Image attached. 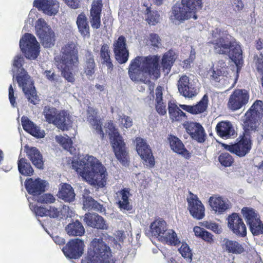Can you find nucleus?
I'll use <instances>...</instances> for the list:
<instances>
[{
  "instance_id": "nucleus-1",
  "label": "nucleus",
  "mask_w": 263,
  "mask_h": 263,
  "mask_svg": "<svg viewBox=\"0 0 263 263\" xmlns=\"http://www.w3.org/2000/svg\"><path fill=\"white\" fill-rule=\"evenodd\" d=\"M159 58L157 56H137L130 61L128 74L135 82L149 84L150 79L160 77Z\"/></svg>"
},
{
  "instance_id": "nucleus-2",
  "label": "nucleus",
  "mask_w": 263,
  "mask_h": 263,
  "mask_svg": "<svg viewBox=\"0 0 263 263\" xmlns=\"http://www.w3.org/2000/svg\"><path fill=\"white\" fill-rule=\"evenodd\" d=\"M72 167L90 184L105 186L108 177L106 170L94 157L86 155L79 160L72 161Z\"/></svg>"
},
{
  "instance_id": "nucleus-3",
  "label": "nucleus",
  "mask_w": 263,
  "mask_h": 263,
  "mask_svg": "<svg viewBox=\"0 0 263 263\" xmlns=\"http://www.w3.org/2000/svg\"><path fill=\"white\" fill-rule=\"evenodd\" d=\"M231 37L226 31L216 28L212 31L209 43L213 45L216 53L228 55L238 68L243 63L242 51L239 44Z\"/></svg>"
},
{
  "instance_id": "nucleus-4",
  "label": "nucleus",
  "mask_w": 263,
  "mask_h": 263,
  "mask_svg": "<svg viewBox=\"0 0 263 263\" xmlns=\"http://www.w3.org/2000/svg\"><path fill=\"white\" fill-rule=\"evenodd\" d=\"M61 54L54 58L56 65L62 74L69 82L75 81L74 69L79 65L78 50L76 42H68L61 49Z\"/></svg>"
},
{
  "instance_id": "nucleus-5",
  "label": "nucleus",
  "mask_w": 263,
  "mask_h": 263,
  "mask_svg": "<svg viewBox=\"0 0 263 263\" xmlns=\"http://www.w3.org/2000/svg\"><path fill=\"white\" fill-rule=\"evenodd\" d=\"M24 60L23 57L21 55H17L14 57L12 68L13 80L16 79L18 86L22 88L28 101L35 105L39 103V99L31 79L22 67Z\"/></svg>"
},
{
  "instance_id": "nucleus-6",
  "label": "nucleus",
  "mask_w": 263,
  "mask_h": 263,
  "mask_svg": "<svg viewBox=\"0 0 263 263\" xmlns=\"http://www.w3.org/2000/svg\"><path fill=\"white\" fill-rule=\"evenodd\" d=\"M109 247L101 238H95L90 242L87 256L82 263H114Z\"/></svg>"
},
{
  "instance_id": "nucleus-7",
  "label": "nucleus",
  "mask_w": 263,
  "mask_h": 263,
  "mask_svg": "<svg viewBox=\"0 0 263 263\" xmlns=\"http://www.w3.org/2000/svg\"><path fill=\"white\" fill-rule=\"evenodd\" d=\"M105 133H108L112 147L117 159L123 164L128 163V155L126 150L125 144L122 136L115 128L111 121H108L104 126Z\"/></svg>"
},
{
  "instance_id": "nucleus-8",
  "label": "nucleus",
  "mask_w": 263,
  "mask_h": 263,
  "mask_svg": "<svg viewBox=\"0 0 263 263\" xmlns=\"http://www.w3.org/2000/svg\"><path fill=\"white\" fill-rule=\"evenodd\" d=\"M147 234L170 245L175 246L180 242L176 233L172 229H167L166 222L161 219H156L151 223Z\"/></svg>"
},
{
  "instance_id": "nucleus-9",
  "label": "nucleus",
  "mask_w": 263,
  "mask_h": 263,
  "mask_svg": "<svg viewBox=\"0 0 263 263\" xmlns=\"http://www.w3.org/2000/svg\"><path fill=\"white\" fill-rule=\"evenodd\" d=\"M246 132L258 131L261 120L263 121V102L256 100L242 119Z\"/></svg>"
},
{
  "instance_id": "nucleus-10",
  "label": "nucleus",
  "mask_w": 263,
  "mask_h": 263,
  "mask_svg": "<svg viewBox=\"0 0 263 263\" xmlns=\"http://www.w3.org/2000/svg\"><path fill=\"white\" fill-rule=\"evenodd\" d=\"M21 50L29 59H36L40 52V44L33 35L26 33L20 41Z\"/></svg>"
},
{
  "instance_id": "nucleus-11",
  "label": "nucleus",
  "mask_w": 263,
  "mask_h": 263,
  "mask_svg": "<svg viewBox=\"0 0 263 263\" xmlns=\"http://www.w3.org/2000/svg\"><path fill=\"white\" fill-rule=\"evenodd\" d=\"M35 27L36 34L40 39L44 47L50 48L54 45V33L44 19L42 18L38 19Z\"/></svg>"
},
{
  "instance_id": "nucleus-12",
  "label": "nucleus",
  "mask_w": 263,
  "mask_h": 263,
  "mask_svg": "<svg viewBox=\"0 0 263 263\" xmlns=\"http://www.w3.org/2000/svg\"><path fill=\"white\" fill-rule=\"evenodd\" d=\"M198 80L192 79L185 74L179 76L177 82L179 92L185 97L193 98L198 93Z\"/></svg>"
},
{
  "instance_id": "nucleus-13",
  "label": "nucleus",
  "mask_w": 263,
  "mask_h": 263,
  "mask_svg": "<svg viewBox=\"0 0 263 263\" xmlns=\"http://www.w3.org/2000/svg\"><path fill=\"white\" fill-rule=\"evenodd\" d=\"M249 98L250 96L247 90L236 89L229 97L228 106L233 111L237 110L248 103Z\"/></svg>"
},
{
  "instance_id": "nucleus-14",
  "label": "nucleus",
  "mask_w": 263,
  "mask_h": 263,
  "mask_svg": "<svg viewBox=\"0 0 263 263\" xmlns=\"http://www.w3.org/2000/svg\"><path fill=\"white\" fill-rule=\"evenodd\" d=\"M113 51L116 60L120 64L125 63L128 60L129 51L127 49L126 39L120 36L113 43Z\"/></svg>"
},
{
  "instance_id": "nucleus-15",
  "label": "nucleus",
  "mask_w": 263,
  "mask_h": 263,
  "mask_svg": "<svg viewBox=\"0 0 263 263\" xmlns=\"http://www.w3.org/2000/svg\"><path fill=\"white\" fill-rule=\"evenodd\" d=\"M136 144L137 152L143 160L144 164L147 166L153 167L155 165V161L149 146L141 138H136Z\"/></svg>"
},
{
  "instance_id": "nucleus-16",
  "label": "nucleus",
  "mask_w": 263,
  "mask_h": 263,
  "mask_svg": "<svg viewBox=\"0 0 263 263\" xmlns=\"http://www.w3.org/2000/svg\"><path fill=\"white\" fill-rule=\"evenodd\" d=\"M84 246V241L77 238L69 241L62 251L67 258L77 259L83 254Z\"/></svg>"
},
{
  "instance_id": "nucleus-17",
  "label": "nucleus",
  "mask_w": 263,
  "mask_h": 263,
  "mask_svg": "<svg viewBox=\"0 0 263 263\" xmlns=\"http://www.w3.org/2000/svg\"><path fill=\"white\" fill-rule=\"evenodd\" d=\"M187 201L190 214L195 219H202L205 216V208L197 196L190 192Z\"/></svg>"
},
{
  "instance_id": "nucleus-18",
  "label": "nucleus",
  "mask_w": 263,
  "mask_h": 263,
  "mask_svg": "<svg viewBox=\"0 0 263 263\" xmlns=\"http://www.w3.org/2000/svg\"><path fill=\"white\" fill-rule=\"evenodd\" d=\"M228 226L232 232L240 237L247 235V228L242 219L237 213H233L228 218Z\"/></svg>"
},
{
  "instance_id": "nucleus-19",
  "label": "nucleus",
  "mask_w": 263,
  "mask_h": 263,
  "mask_svg": "<svg viewBox=\"0 0 263 263\" xmlns=\"http://www.w3.org/2000/svg\"><path fill=\"white\" fill-rule=\"evenodd\" d=\"M33 6L49 16L56 15L60 8L59 3L57 0H34Z\"/></svg>"
},
{
  "instance_id": "nucleus-20",
  "label": "nucleus",
  "mask_w": 263,
  "mask_h": 263,
  "mask_svg": "<svg viewBox=\"0 0 263 263\" xmlns=\"http://www.w3.org/2000/svg\"><path fill=\"white\" fill-rule=\"evenodd\" d=\"M191 18H194L193 15L182 2L180 4H176L173 7L170 19L174 23L179 24Z\"/></svg>"
},
{
  "instance_id": "nucleus-21",
  "label": "nucleus",
  "mask_w": 263,
  "mask_h": 263,
  "mask_svg": "<svg viewBox=\"0 0 263 263\" xmlns=\"http://www.w3.org/2000/svg\"><path fill=\"white\" fill-rule=\"evenodd\" d=\"M223 147L230 152L239 157H243L248 153L251 148L250 139L243 137L239 142L232 145L223 144Z\"/></svg>"
},
{
  "instance_id": "nucleus-22",
  "label": "nucleus",
  "mask_w": 263,
  "mask_h": 263,
  "mask_svg": "<svg viewBox=\"0 0 263 263\" xmlns=\"http://www.w3.org/2000/svg\"><path fill=\"white\" fill-rule=\"evenodd\" d=\"M184 127L191 138L202 143L205 140L206 134L202 125L197 122H187L184 124Z\"/></svg>"
},
{
  "instance_id": "nucleus-23",
  "label": "nucleus",
  "mask_w": 263,
  "mask_h": 263,
  "mask_svg": "<svg viewBox=\"0 0 263 263\" xmlns=\"http://www.w3.org/2000/svg\"><path fill=\"white\" fill-rule=\"evenodd\" d=\"M48 183L46 181L40 178L33 179L29 178L26 180L25 185L29 194L33 196L40 195L45 191Z\"/></svg>"
},
{
  "instance_id": "nucleus-24",
  "label": "nucleus",
  "mask_w": 263,
  "mask_h": 263,
  "mask_svg": "<svg viewBox=\"0 0 263 263\" xmlns=\"http://www.w3.org/2000/svg\"><path fill=\"white\" fill-rule=\"evenodd\" d=\"M209 204L215 213L222 214L230 208V203L227 199L218 195H213L209 200Z\"/></svg>"
},
{
  "instance_id": "nucleus-25",
  "label": "nucleus",
  "mask_w": 263,
  "mask_h": 263,
  "mask_svg": "<svg viewBox=\"0 0 263 263\" xmlns=\"http://www.w3.org/2000/svg\"><path fill=\"white\" fill-rule=\"evenodd\" d=\"M102 4L100 0H94L90 11V22L93 28L98 29L100 27V14Z\"/></svg>"
},
{
  "instance_id": "nucleus-26",
  "label": "nucleus",
  "mask_w": 263,
  "mask_h": 263,
  "mask_svg": "<svg viewBox=\"0 0 263 263\" xmlns=\"http://www.w3.org/2000/svg\"><path fill=\"white\" fill-rule=\"evenodd\" d=\"M84 221L89 227L100 229H107V225L104 219L96 213H86Z\"/></svg>"
},
{
  "instance_id": "nucleus-27",
  "label": "nucleus",
  "mask_w": 263,
  "mask_h": 263,
  "mask_svg": "<svg viewBox=\"0 0 263 263\" xmlns=\"http://www.w3.org/2000/svg\"><path fill=\"white\" fill-rule=\"evenodd\" d=\"M87 121L96 132L103 138L104 134L102 127L101 119L97 116L96 110L91 107H89L87 109Z\"/></svg>"
},
{
  "instance_id": "nucleus-28",
  "label": "nucleus",
  "mask_w": 263,
  "mask_h": 263,
  "mask_svg": "<svg viewBox=\"0 0 263 263\" xmlns=\"http://www.w3.org/2000/svg\"><path fill=\"white\" fill-rule=\"evenodd\" d=\"M168 141L170 147L174 152L181 155L186 159L190 157V153L178 138L174 136H170L168 138Z\"/></svg>"
},
{
  "instance_id": "nucleus-29",
  "label": "nucleus",
  "mask_w": 263,
  "mask_h": 263,
  "mask_svg": "<svg viewBox=\"0 0 263 263\" xmlns=\"http://www.w3.org/2000/svg\"><path fill=\"white\" fill-rule=\"evenodd\" d=\"M21 121L23 127L25 131L35 137L41 138L44 137V131L40 130V128L30 121L28 117L23 116Z\"/></svg>"
},
{
  "instance_id": "nucleus-30",
  "label": "nucleus",
  "mask_w": 263,
  "mask_h": 263,
  "mask_svg": "<svg viewBox=\"0 0 263 263\" xmlns=\"http://www.w3.org/2000/svg\"><path fill=\"white\" fill-rule=\"evenodd\" d=\"M217 135L223 139H229L235 135V130L231 122L221 121L216 127Z\"/></svg>"
},
{
  "instance_id": "nucleus-31",
  "label": "nucleus",
  "mask_w": 263,
  "mask_h": 263,
  "mask_svg": "<svg viewBox=\"0 0 263 263\" xmlns=\"http://www.w3.org/2000/svg\"><path fill=\"white\" fill-rule=\"evenodd\" d=\"M208 97L204 95L202 99L196 105L190 106L187 105H180L181 109L192 114H198L204 112L208 106Z\"/></svg>"
},
{
  "instance_id": "nucleus-32",
  "label": "nucleus",
  "mask_w": 263,
  "mask_h": 263,
  "mask_svg": "<svg viewBox=\"0 0 263 263\" xmlns=\"http://www.w3.org/2000/svg\"><path fill=\"white\" fill-rule=\"evenodd\" d=\"M28 158L31 161L32 164L38 168H42L43 161L42 155L40 151L34 147H25Z\"/></svg>"
},
{
  "instance_id": "nucleus-33",
  "label": "nucleus",
  "mask_w": 263,
  "mask_h": 263,
  "mask_svg": "<svg viewBox=\"0 0 263 263\" xmlns=\"http://www.w3.org/2000/svg\"><path fill=\"white\" fill-rule=\"evenodd\" d=\"M58 196L66 202H70L75 199L76 194L72 187L69 184L63 183L59 188Z\"/></svg>"
},
{
  "instance_id": "nucleus-34",
  "label": "nucleus",
  "mask_w": 263,
  "mask_h": 263,
  "mask_svg": "<svg viewBox=\"0 0 263 263\" xmlns=\"http://www.w3.org/2000/svg\"><path fill=\"white\" fill-rule=\"evenodd\" d=\"M117 200L121 210L129 211L131 209V206L129 202L130 195L129 189L124 188L117 193Z\"/></svg>"
},
{
  "instance_id": "nucleus-35",
  "label": "nucleus",
  "mask_w": 263,
  "mask_h": 263,
  "mask_svg": "<svg viewBox=\"0 0 263 263\" xmlns=\"http://www.w3.org/2000/svg\"><path fill=\"white\" fill-rule=\"evenodd\" d=\"M72 121L69 114L65 111L60 112L57 117L54 125L58 128L65 130L68 129V127L71 125Z\"/></svg>"
},
{
  "instance_id": "nucleus-36",
  "label": "nucleus",
  "mask_w": 263,
  "mask_h": 263,
  "mask_svg": "<svg viewBox=\"0 0 263 263\" xmlns=\"http://www.w3.org/2000/svg\"><path fill=\"white\" fill-rule=\"evenodd\" d=\"M163 88L158 86L155 90L156 109L158 113L164 115L166 113V105L163 99Z\"/></svg>"
},
{
  "instance_id": "nucleus-37",
  "label": "nucleus",
  "mask_w": 263,
  "mask_h": 263,
  "mask_svg": "<svg viewBox=\"0 0 263 263\" xmlns=\"http://www.w3.org/2000/svg\"><path fill=\"white\" fill-rule=\"evenodd\" d=\"M85 64L84 65V73L89 79L92 77L95 72L96 64L92 53L87 51L84 58Z\"/></svg>"
},
{
  "instance_id": "nucleus-38",
  "label": "nucleus",
  "mask_w": 263,
  "mask_h": 263,
  "mask_svg": "<svg viewBox=\"0 0 263 263\" xmlns=\"http://www.w3.org/2000/svg\"><path fill=\"white\" fill-rule=\"evenodd\" d=\"M222 246L224 249L229 253L240 254L244 251V249L242 245L238 242L235 240L224 239L223 240Z\"/></svg>"
},
{
  "instance_id": "nucleus-39",
  "label": "nucleus",
  "mask_w": 263,
  "mask_h": 263,
  "mask_svg": "<svg viewBox=\"0 0 263 263\" xmlns=\"http://www.w3.org/2000/svg\"><path fill=\"white\" fill-rule=\"evenodd\" d=\"M110 51L107 44H103L100 49V59L101 63L107 67L108 70H112L113 64L110 58Z\"/></svg>"
},
{
  "instance_id": "nucleus-40",
  "label": "nucleus",
  "mask_w": 263,
  "mask_h": 263,
  "mask_svg": "<svg viewBox=\"0 0 263 263\" xmlns=\"http://www.w3.org/2000/svg\"><path fill=\"white\" fill-rule=\"evenodd\" d=\"M76 23L81 34L84 37L89 36V27L87 18L84 13H82L78 15Z\"/></svg>"
},
{
  "instance_id": "nucleus-41",
  "label": "nucleus",
  "mask_w": 263,
  "mask_h": 263,
  "mask_svg": "<svg viewBox=\"0 0 263 263\" xmlns=\"http://www.w3.org/2000/svg\"><path fill=\"white\" fill-rule=\"evenodd\" d=\"M168 109L170 117L172 120L180 121L186 118L185 114L175 103L171 102H169Z\"/></svg>"
},
{
  "instance_id": "nucleus-42",
  "label": "nucleus",
  "mask_w": 263,
  "mask_h": 263,
  "mask_svg": "<svg viewBox=\"0 0 263 263\" xmlns=\"http://www.w3.org/2000/svg\"><path fill=\"white\" fill-rule=\"evenodd\" d=\"M65 230L70 236H81L85 233V229L82 223L78 220L69 223Z\"/></svg>"
},
{
  "instance_id": "nucleus-43",
  "label": "nucleus",
  "mask_w": 263,
  "mask_h": 263,
  "mask_svg": "<svg viewBox=\"0 0 263 263\" xmlns=\"http://www.w3.org/2000/svg\"><path fill=\"white\" fill-rule=\"evenodd\" d=\"M183 5L187 8L190 13L194 16V19L197 18L196 13L200 10L202 7V0H182Z\"/></svg>"
},
{
  "instance_id": "nucleus-44",
  "label": "nucleus",
  "mask_w": 263,
  "mask_h": 263,
  "mask_svg": "<svg viewBox=\"0 0 263 263\" xmlns=\"http://www.w3.org/2000/svg\"><path fill=\"white\" fill-rule=\"evenodd\" d=\"M241 214L248 225L260 219L257 212L250 207L243 208L241 209Z\"/></svg>"
},
{
  "instance_id": "nucleus-45",
  "label": "nucleus",
  "mask_w": 263,
  "mask_h": 263,
  "mask_svg": "<svg viewBox=\"0 0 263 263\" xmlns=\"http://www.w3.org/2000/svg\"><path fill=\"white\" fill-rule=\"evenodd\" d=\"M175 60V54L173 50H169L164 54L162 59V66L166 74L170 72Z\"/></svg>"
},
{
  "instance_id": "nucleus-46",
  "label": "nucleus",
  "mask_w": 263,
  "mask_h": 263,
  "mask_svg": "<svg viewBox=\"0 0 263 263\" xmlns=\"http://www.w3.org/2000/svg\"><path fill=\"white\" fill-rule=\"evenodd\" d=\"M195 235L196 237L202 238L205 241L212 243L214 241L213 235L198 226H195L193 229Z\"/></svg>"
},
{
  "instance_id": "nucleus-47",
  "label": "nucleus",
  "mask_w": 263,
  "mask_h": 263,
  "mask_svg": "<svg viewBox=\"0 0 263 263\" xmlns=\"http://www.w3.org/2000/svg\"><path fill=\"white\" fill-rule=\"evenodd\" d=\"M18 169L20 173L25 176H31L33 170L29 163L24 158H21L18 162Z\"/></svg>"
},
{
  "instance_id": "nucleus-48",
  "label": "nucleus",
  "mask_w": 263,
  "mask_h": 263,
  "mask_svg": "<svg viewBox=\"0 0 263 263\" xmlns=\"http://www.w3.org/2000/svg\"><path fill=\"white\" fill-rule=\"evenodd\" d=\"M43 114L46 122L49 124L52 123L54 124L58 114L55 108L50 106H45L44 108Z\"/></svg>"
},
{
  "instance_id": "nucleus-49",
  "label": "nucleus",
  "mask_w": 263,
  "mask_h": 263,
  "mask_svg": "<svg viewBox=\"0 0 263 263\" xmlns=\"http://www.w3.org/2000/svg\"><path fill=\"white\" fill-rule=\"evenodd\" d=\"M55 139L56 141L60 143L65 149L67 150L70 153H73L74 149H73L72 146V141L68 136H66L65 137L57 136Z\"/></svg>"
},
{
  "instance_id": "nucleus-50",
  "label": "nucleus",
  "mask_w": 263,
  "mask_h": 263,
  "mask_svg": "<svg viewBox=\"0 0 263 263\" xmlns=\"http://www.w3.org/2000/svg\"><path fill=\"white\" fill-rule=\"evenodd\" d=\"M146 11L147 14L146 20L149 24L155 25L160 22L161 17L158 11H151L149 8H147Z\"/></svg>"
},
{
  "instance_id": "nucleus-51",
  "label": "nucleus",
  "mask_w": 263,
  "mask_h": 263,
  "mask_svg": "<svg viewBox=\"0 0 263 263\" xmlns=\"http://www.w3.org/2000/svg\"><path fill=\"white\" fill-rule=\"evenodd\" d=\"M252 233L254 235L263 234V224L260 219L256 220L248 225Z\"/></svg>"
},
{
  "instance_id": "nucleus-52",
  "label": "nucleus",
  "mask_w": 263,
  "mask_h": 263,
  "mask_svg": "<svg viewBox=\"0 0 263 263\" xmlns=\"http://www.w3.org/2000/svg\"><path fill=\"white\" fill-rule=\"evenodd\" d=\"M218 160L220 164L225 167L230 166L234 161L231 155L228 153L221 154L218 157Z\"/></svg>"
},
{
  "instance_id": "nucleus-53",
  "label": "nucleus",
  "mask_w": 263,
  "mask_h": 263,
  "mask_svg": "<svg viewBox=\"0 0 263 263\" xmlns=\"http://www.w3.org/2000/svg\"><path fill=\"white\" fill-rule=\"evenodd\" d=\"M182 256L186 258L189 262L192 260V254L188 245L185 243H182L181 247L178 249Z\"/></svg>"
},
{
  "instance_id": "nucleus-54",
  "label": "nucleus",
  "mask_w": 263,
  "mask_h": 263,
  "mask_svg": "<svg viewBox=\"0 0 263 263\" xmlns=\"http://www.w3.org/2000/svg\"><path fill=\"white\" fill-rule=\"evenodd\" d=\"M118 120L121 127L128 128L132 127L133 125V119L130 117L123 114L118 115Z\"/></svg>"
},
{
  "instance_id": "nucleus-55",
  "label": "nucleus",
  "mask_w": 263,
  "mask_h": 263,
  "mask_svg": "<svg viewBox=\"0 0 263 263\" xmlns=\"http://www.w3.org/2000/svg\"><path fill=\"white\" fill-rule=\"evenodd\" d=\"M208 76L210 79L214 80L216 81L221 80V79L219 80V77L220 76L227 77L226 74H225L224 71H222L218 68L216 69L215 68L208 71Z\"/></svg>"
},
{
  "instance_id": "nucleus-56",
  "label": "nucleus",
  "mask_w": 263,
  "mask_h": 263,
  "mask_svg": "<svg viewBox=\"0 0 263 263\" xmlns=\"http://www.w3.org/2000/svg\"><path fill=\"white\" fill-rule=\"evenodd\" d=\"M201 226L211 230L216 233L219 234L221 232V229L217 224L211 221H205L200 222Z\"/></svg>"
},
{
  "instance_id": "nucleus-57",
  "label": "nucleus",
  "mask_w": 263,
  "mask_h": 263,
  "mask_svg": "<svg viewBox=\"0 0 263 263\" xmlns=\"http://www.w3.org/2000/svg\"><path fill=\"white\" fill-rule=\"evenodd\" d=\"M35 200L41 203H51L54 202L55 198L54 196L49 194H45L41 196L35 197Z\"/></svg>"
},
{
  "instance_id": "nucleus-58",
  "label": "nucleus",
  "mask_w": 263,
  "mask_h": 263,
  "mask_svg": "<svg viewBox=\"0 0 263 263\" xmlns=\"http://www.w3.org/2000/svg\"><path fill=\"white\" fill-rule=\"evenodd\" d=\"M149 40L152 46L159 48L161 46V40L159 35L156 33L149 35Z\"/></svg>"
},
{
  "instance_id": "nucleus-59",
  "label": "nucleus",
  "mask_w": 263,
  "mask_h": 263,
  "mask_svg": "<svg viewBox=\"0 0 263 263\" xmlns=\"http://www.w3.org/2000/svg\"><path fill=\"white\" fill-rule=\"evenodd\" d=\"M30 208L32 211H34L36 216L41 217L47 216V209L44 207H34L33 205L30 203Z\"/></svg>"
},
{
  "instance_id": "nucleus-60",
  "label": "nucleus",
  "mask_w": 263,
  "mask_h": 263,
  "mask_svg": "<svg viewBox=\"0 0 263 263\" xmlns=\"http://www.w3.org/2000/svg\"><path fill=\"white\" fill-rule=\"evenodd\" d=\"M9 99L11 106L13 107H16L17 103L15 99L16 98V94L15 93V89L13 86L10 85L9 87Z\"/></svg>"
},
{
  "instance_id": "nucleus-61",
  "label": "nucleus",
  "mask_w": 263,
  "mask_h": 263,
  "mask_svg": "<svg viewBox=\"0 0 263 263\" xmlns=\"http://www.w3.org/2000/svg\"><path fill=\"white\" fill-rule=\"evenodd\" d=\"M95 200L89 196H84L83 209L85 210H92Z\"/></svg>"
},
{
  "instance_id": "nucleus-62",
  "label": "nucleus",
  "mask_w": 263,
  "mask_h": 263,
  "mask_svg": "<svg viewBox=\"0 0 263 263\" xmlns=\"http://www.w3.org/2000/svg\"><path fill=\"white\" fill-rule=\"evenodd\" d=\"M61 211L58 208L50 206L47 209V216L50 217L57 218L60 215Z\"/></svg>"
},
{
  "instance_id": "nucleus-63",
  "label": "nucleus",
  "mask_w": 263,
  "mask_h": 263,
  "mask_svg": "<svg viewBox=\"0 0 263 263\" xmlns=\"http://www.w3.org/2000/svg\"><path fill=\"white\" fill-rule=\"evenodd\" d=\"M232 5L235 11H239L244 7V4L241 0H232Z\"/></svg>"
},
{
  "instance_id": "nucleus-64",
  "label": "nucleus",
  "mask_w": 263,
  "mask_h": 263,
  "mask_svg": "<svg viewBox=\"0 0 263 263\" xmlns=\"http://www.w3.org/2000/svg\"><path fill=\"white\" fill-rule=\"evenodd\" d=\"M43 73L51 82H54L57 80V77L52 70H45Z\"/></svg>"
}]
</instances>
